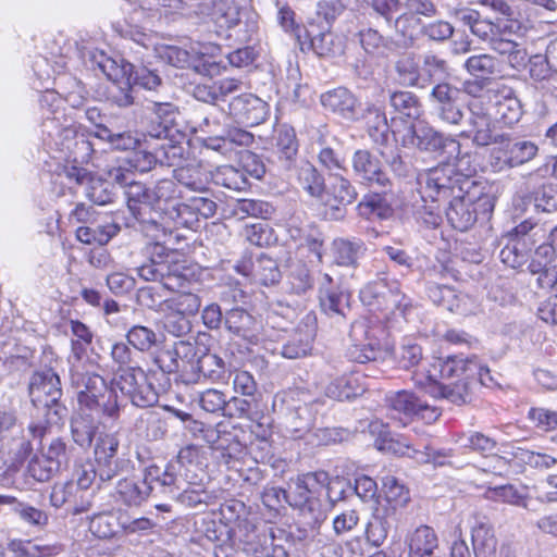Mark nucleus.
<instances>
[{"mask_svg":"<svg viewBox=\"0 0 557 557\" xmlns=\"http://www.w3.org/2000/svg\"><path fill=\"white\" fill-rule=\"evenodd\" d=\"M120 446L117 433H101L95 443V460L99 466L101 480H111L120 471V461L116 457Z\"/></svg>","mask_w":557,"mask_h":557,"instance_id":"23","label":"nucleus"},{"mask_svg":"<svg viewBox=\"0 0 557 557\" xmlns=\"http://www.w3.org/2000/svg\"><path fill=\"white\" fill-rule=\"evenodd\" d=\"M213 180L215 184L236 191L245 190L249 185L245 173L232 165L218 168Z\"/></svg>","mask_w":557,"mask_h":557,"instance_id":"63","label":"nucleus"},{"mask_svg":"<svg viewBox=\"0 0 557 557\" xmlns=\"http://www.w3.org/2000/svg\"><path fill=\"white\" fill-rule=\"evenodd\" d=\"M469 129L460 133L461 137L471 138L478 147H485L492 144H504V134L494 133L492 116L482 108H471L468 120Z\"/></svg>","mask_w":557,"mask_h":557,"instance_id":"24","label":"nucleus"},{"mask_svg":"<svg viewBox=\"0 0 557 557\" xmlns=\"http://www.w3.org/2000/svg\"><path fill=\"white\" fill-rule=\"evenodd\" d=\"M404 140L421 151L447 154L448 158L457 157L460 152V144L457 139L422 123L411 125Z\"/></svg>","mask_w":557,"mask_h":557,"instance_id":"16","label":"nucleus"},{"mask_svg":"<svg viewBox=\"0 0 557 557\" xmlns=\"http://www.w3.org/2000/svg\"><path fill=\"white\" fill-rule=\"evenodd\" d=\"M534 247L535 245L530 244L529 242L509 237L508 243L499 252V258L503 263L508 267L512 269H520L528 264Z\"/></svg>","mask_w":557,"mask_h":557,"instance_id":"48","label":"nucleus"},{"mask_svg":"<svg viewBox=\"0 0 557 557\" xmlns=\"http://www.w3.org/2000/svg\"><path fill=\"white\" fill-rule=\"evenodd\" d=\"M160 467L152 465L143 480L123 479L115 486L114 497L127 506H138L151 494H161Z\"/></svg>","mask_w":557,"mask_h":557,"instance_id":"14","label":"nucleus"},{"mask_svg":"<svg viewBox=\"0 0 557 557\" xmlns=\"http://www.w3.org/2000/svg\"><path fill=\"white\" fill-rule=\"evenodd\" d=\"M50 503L55 508L69 505L74 515L86 511L90 507V499L77 488L74 481L55 483L51 490Z\"/></svg>","mask_w":557,"mask_h":557,"instance_id":"32","label":"nucleus"},{"mask_svg":"<svg viewBox=\"0 0 557 557\" xmlns=\"http://www.w3.org/2000/svg\"><path fill=\"white\" fill-rule=\"evenodd\" d=\"M275 539L274 529L264 522H248L239 529L230 531V540L233 546L242 549L247 555H263L269 552Z\"/></svg>","mask_w":557,"mask_h":557,"instance_id":"17","label":"nucleus"},{"mask_svg":"<svg viewBox=\"0 0 557 557\" xmlns=\"http://www.w3.org/2000/svg\"><path fill=\"white\" fill-rule=\"evenodd\" d=\"M216 209V202L207 194H201V196L191 197L186 202L173 207L171 220L176 221L177 224L186 225L193 222V219L187 215H200L208 219L215 214Z\"/></svg>","mask_w":557,"mask_h":557,"instance_id":"34","label":"nucleus"},{"mask_svg":"<svg viewBox=\"0 0 557 557\" xmlns=\"http://www.w3.org/2000/svg\"><path fill=\"white\" fill-rule=\"evenodd\" d=\"M361 302L372 312H380L391 322L389 314L396 317V312L407 321L408 314L413 309L412 300L400 290L397 281L379 280L368 283L360 289Z\"/></svg>","mask_w":557,"mask_h":557,"instance_id":"5","label":"nucleus"},{"mask_svg":"<svg viewBox=\"0 0 557 557\" xmlns=\"http://www.w3.org/2000/svg\"><path fill=\"white\" fill-rule=\"evenodd\" d=\"M389 106L401 116L418 119L422 112V106L417 95L407 90H397L389 94Z\"/></svg>","mask_w":557,"mask_h":557,"instance_id":"53","label":"nucleus"},{"mask_svg":"<svg viewBox=\"0 0 557 557\" xmlns=\"http://www.w3.org/2000/svg\"><path fill=\"white\" fill-rule=\"evenodd\" d=\"M391 360L395 361L397 366L401 369H409L413 366H417L418 369L414 371L412 375V380L414 381V376L417 373H422L425 375V369H432V364L435 362L432 359L433 356H443L442 350H432V355L425 358H422L421 350H383Z\"/></svg>","mask_w":557,"mask_h":557,"instance_id":"41","label":"nucleus"},{"mask_svg":"<svg viewBox=\"0 0 557 557\" xmlns=\"http://www.w3.org/2000/svg\"><path fill=\"white\" fill-rule=\"evenodd\" d=\"M396 73L400 82L410 87L423 88L421 66L411 55H404L395 64Z\"/></svg>","mask_w":557,"mask_h":557,"instance_id":"64","label":"nucleus"},{"mask_svg":"<svg viewBox=\"0 0 557 557\" xmlns=\"http://www.w3.org/2000/svg\"><path fill=\"white\" fill-rule=\"evenodd\" d=\"M462 176L446 164L422 171L417 175L420 205L414 214L428 227H436L442 221V206L448 203L445 214L448 223L460 232L468 231L478 219V208L465 194Z\"/></svg>","mask_w":557,"mask_h":557,"instance_id":"2","label":"nucleus"},{"mask_svg":"<svg viewBox=\"0 0 557 557\" xmlns=\"http://www.w3.org/2000/svg\"><path fill=\"white\" fill-rule=\"evenodd\" d=\"M255 323V319L250 313L240 307H235L226 311L224 317L225 327L233 334L249 339L250 344H256L251 341L252 335L250 329Z\"/></svg>","mask_w":557,"mask_h":557,"instance_id":"51","label":"nucleus"},{"mask_svg":"<svg viewBox=\"0 0 557 557\" xmlns=\"http://www.w3.org/2000/svg\"><path fill=\"white\" fill-rule=\"evenodd\" d=\"M523 25L518 18H507L500 28L496 29V35L490 41L487 47L503 57L515 70H521L527 66L528 52L519 40L523 36Z\"/></svg>","mask_w":557,"mask_h":557,"instance_id":"9","label":"nucleus"},{"mask_svg":"<svg viewBox=\"0 0 557 557\" xmlns=\"http://www.w3.org/2000/svg\"><path fill=\"white\" fill-rule=\"evenodd\" d=\"M32 451L30 441L22 432L12 431L0 444V470L16 471Z\"/></svg>","mask_w":557,"mask_h":557,"instance_id":"29","label":"nucleus"},{"mask_svg":"<svg viewBox=\"0 0 557 557\" xmlns=\"http://www.w3.org/2000/svg\"><path fill=\"white\" fill-rule=\"evenodd\" d=\"M472 546L475 557H496L497 541L493 529L479 523L472 529Z\"/></svg>","mask_w":557,"mask_h":557,"instance_id":"55","label":"nucleus"},{"mask_svg":"<svg viewBox=\"0 0 557 557\" xmlns=\"http://www.w3.org/2000/svg\"><path fill=\"white\" fill-rule=\"evenodd\" d=\"M306 37L310 40V47L319 57H334L342 52L341 44L335 42V36L331 29L319 27L315 21L308 22Z\"/></svg>","mask_w":557,"mask_h":557,"instance_id":"37","label":"nucleus"},{"mask_svg":"<svg viewBox=\"0 0 557 557\" xmlns=\"http://www.w3.org/2000/svg\"><path fill=\"white\" fill-rule=\"evenodd\" d=\"M228 115L247 127L263 123L269 116V104L253 94L246 92L234 97L228 106Z\"/></svg>","mask_w":557,"mask_h":557,"instance_id":"19","label":"nucleus"},{"mask_svg":"<svg viewBox=\"0 0 557 557\" xmlns=\"http://www.w3.org/2000/svg\"><path fill=\"white\" fill-rule=\"evenodd\" d=\"M129 77L127 81L135 89L141 88L147 91L158 92L159 88L163 87L162 78L157 74L156 71L149 70L148 67L140 65L128 66Z\"/></svg>","mask_w":557,"mask_h":557,"instance_id":"58","label":"nucleus"},{"mask_svg":"<svg viewBox=\"0 0 557 557\" xmlns=\"http://www.w3.org/2000/svg\"><path fill=\"white\" fill-rule=\"evenodd\" d=\"M345 10L346 7L341 0H322L317 3L314 16L309 22L315 21L319 27L332 29L333 23Z\"/></svg>","mask_w":557,"mask_h":557,"instance_id":"56","label":"nucleus"},{"mask_svg":"<svg viewBox=\"0 0 557 557\" xmlns=\"http://www.w3.org/2000/svg\"><path fill=\"white\" fill-rule=\"evenodd\" d=\"M114 29L124 39H128L136 46L141 47L146 50H154L157 55L165 63L175 66L184 67L189 63V52L177 46L163 45L156 47V37L152 33L146 32L144 28L131 25L127 23H117L114 25Z\"/></svg>","mask_w":557,"mask_h":557,"instance_id":"11","label":"nucleus"},{"mask_svg":"<svg viewBox=\"0 0 557 557\" xmlns=\"http://www.w3.org/2000/svg\"><path fill=\"white\" fill-rule=\"evenodd\" d=\"M532 202L536 212L552 213L557 211V185L543 182L525 196Z\"/></svg>","mask_w":557,"mask_h":557,"instance_id":"50","label":"nucleus"},{"mask_svg":"<svg viewBox=\"0 0 557 557\" xmlns=\"http://www.w3.org/2000/svg\"><path fill=\"white\" fill-rule=\"evenodd\" d=\"M180 197V190L177 184L172 180H160L152 188H150V202L157 206L158 209H162L169 212V219H171V212L173 207L182 205L177 199Z\"/></svg>","mask_w":557,"mask_h":557,"instance_id":"44","label":"nucleus"},{"mask_svg":"<svg viewBox=\"0 0 557 557\" xmlns=\"http://www.w3.org/2000/svg\"><path fill=\"white\" fill-rule=\"evenodd\" d=\"M49 556V548L41 547V543L11 540L5 548L0 552V557H46Z\"/></svg>","mask_w":557,"mask_h":557,"instance_id":"57","label":"nucleus"},{"mask_svg":"<svg viewBox=\"0 0 557 557\" xmlns=\"http://www.w3.org/2000/svg\"><path fill=\"white\" fill-rule=\"evenodd\" d=\"M323 109L343 120L357 121L360 119V102L346 87L338 86L320 95Z\"/></svg>","mask_w":557,"mask_h":557,"instance_id":"21","label":"nucleus"},{"mask_svg":"<svg viewBox=\"0 0 557 557\" xmlns=\"http://www.w3.org/2000/svg\"><path fill=\"white\" fill-rule=\"evenodd\" d=\"M358 214L364 219H386L391 208L380 194L366 195L357 206Z\"/></svg>","mask_w":557,"mask_h":557,"instance_id":"61","label":"nucleus"},{"mask_svg":"<svg viewBox=\"0 0 557 557\" xmlns=\"http://www.w3.org/2000/svg\"><path fill=\"white\" fill-rule=\"evenodd\" d=\"M30 394L37 397L44 394L45 405L54 404L62 394L59 376L52 370L35 374L30 383Z\"/></svg>","mask_w":557,"mask_h":557,"instance_id":"45","label":"nucleus"},{"mask_svg":"<svg viewBox=\"0 0 557 557\" xmlns=\"http://www.w3.org/2000/svg\"><path fill=\"white\" fill-rule=\"evenodd\" d=\"M448 74L447 61L433 52L422 55L421 76L423 88Z\"/></svg>","mask_w":557,"mask_h":557,"instance_id":"60","label":"nucleus"},{"mask_svg":"<svg viewBox=\"0 0 557 557\" xmlns=\"http://www.w3.org/2000/svg\"><path fill=\"white\" fill-rule=\"evenodd\" d=\"M163 306L165 310L183 317L177 323L168 322L165 324L170 332L180 336V334L189 329V322L184 318L198 313L201 307V299L197 294L182 290L165 299Z\"/></svg>","mask_w":557,"mask_h":557,"instance_id":"25","label":"nucleus"},{"mask_svg":"<svg viewBox=\"0 0 557 557\" xmlns=\"http://www.w3.org/2000/svg\"><path fill=\"white\" fill-rule=\"evenodd\" d=\"M63 172L70 182L85 186V196L95 205L106 206L113 202L115 188L110 181L79 165H64Z\"/></svg>","mask_w":557,"mask_h":557,"instance_id":"18","label":"nucleus"},{"mask_svg":"<svg viewBox=\"0 0 557 557\" xmlns=\"http://www.w3.org/2000/svg\"><path fill=\"white\" fill-rule=\"evenodd\" d=\"M39 102L44 110L41 124L44 143L50 150L60 152L63 158L81 133L77 132L76 126L61 122L64 114L55 106L58 102L55 92L47 91L40 97Z\"/></svg>","mask_w":557,"mask_h":557,"instance_id":"7","label":"nucleus"},{"mask_svg":"<svg viewBox=\"0 0 557 557\" xmlns=\"http://www.w3.org/2000/svg\"><path fill=\"white\" fill-rule=\"evenodd\" d=\"M200 450L194 445L183 447L175 459L160 468L161 485H170L176 482L184 484L186 480L191 483L198 481V476H206L200 462Z\"/></svg>","mask_w":557,"mask_h":557,"instance_id":"13","label":"nucleus"},{"mask_svg":"<svg viewBox=\"0 0 557 557\" xmlns=\"http://www.w3.org/2000/svg\"><path fill=\"white\" fill-rule=\"evenodd\" d=\"M198 476V481L191 483V480L184 484L174 482L170 485H161V494H166L172 498H176L181 504L188 507H197L198 505H208L212 503L214 495L205 488L203 479Z\"/></svg>","mask_w":557,"mask_h":557,"instance_id":"30","label":"nucleus"},{"mask_svg":"<svg viewBox=\"0 0 557 557\" xmlns=\"http://www.w3.org/2000/svg\"><path fill=\"white\" fill-rule=\"evenodd\" d=\"M99 355L96 350H73L69 356L71 384L75 389L78 408L71 421L74 442L81 447H89L99 426L100 410L109 418H117L120 406L116 399L108 400V386L104 379L96 373Z\"/></svg>","mask_w":557,"mask_h":557,"instance_id":"1","label":"nucleus"},{"mask_svg":"<svg viewBox=\"0 0 557 557\" xmlns=\"http://www.w3.org/2000/svg\"><path fill=\"white\" fill-rule=\"evenodd\" d=\"M432 359L435 360L432 369H425V375L417 373L414 384L434 398L462 405L470 399V380L476 377L483 385L492 381L490 369L463 352Z\"/></svg>","mask_w":557,"mask_h":557,"instance_id":"3","label":"nucleus"},{"mask_svg":"<svg viewBox=\"0 0 557 557\" xmlns=\"http://www.w3.org/2000/svg\"><path fill=\"white\" fill-rule=\"evenodd\" d=\"M273 150L277 158L280 166L290 172L298 163L299 143L294 127L287 124H281L274 129Z\"/></svg>","mask_w":557,"mask_h":557,"instance_id":"28","label":"nucleus"},{"mask_svg":"<svg viewBox=\"0 0 557 557\" xmlns=\"http://www.w3.org/2000/svg\"><path fill=\"white\" fill-rule=\"evenodd\" d=\"M199 351V355H197V351L193 355V358L196 357L195 360L185 361L180 357L178 350H157L154 360L160 369L168 373L178 371L180 369L186 370L189 367L212 381L221 380L225 373V361L223 358L211 350Z\"/></svg>","mask_w":557,"mask_h":557,"instance_id":"8","label":"nucleus"},{"mask_svg":"<svg viewBox=\"0 0 557 557\" xmlns=\"http://www.w3.org/2000/svg\"><path fill=\"white\" fill-rule=\"evenodd\" d=\"M465 71L472 77L491 81L500 72L499 62L490 53L470 55L463 63Z\"/></svg>","mask_w":557,"mask_h":557,"instance_id":"47","label":"nucleus"},{"mask_svg":"<svg viewBox=\"0 0 557 557\" xmlns=\"http://www.w3.org/2000/svg\"><path fill=\"white\" fill-rule=\"evenodd\" d=\"M246 9L247 8L240 7L234 0L231 2L214 0L212 20L219 28L227 33L231 27L238 22V18Z\"/></svg>","mask_w":557,"mask_h":557,"instance_id":"54","label":"nucleus"},{"mask_svg":"<svg viewBox=\"0 0 557 557\" xmlns=\"http://www.w3.org/2000/svg\"><path fill=\"white\" fill-rule=\"evenodd\" d=\"M362 50L373 58H385L393 50V39L383 36L377 29L362 27L356 34Z\"/></svg>","mask_w":557,"mask_h":557,"instance_id":"40","label":"nucleus"},{"mask_svg":"<svg viewBox=\"0 0 557 557\" xmlns=\"http://www.w3.org/2000/svg\"><path fill=\"white\" fill-rule=\"evenodd\" d=\"M324 282L319 289L321 311L331 319L343 320L350 311V293L332 286L333 278L330 274L323 275Z\"/></svg>","mask_w":557,"mask_h":557,"instance_id":"22","label":"nucleus"},{"mask_svg":"<svg viewBox=\"0 0 557 557\" xmlns=\"http://www.w3.org/2000/svg\"><path fill=\"white\" fill-rule=\"evenodd\" d=\"M423 24L421 16L406 10L396 16L391 25L396 35L400 37L406 45L411 47L417 41L419 35H422Z\"/></svg>","mask_w":557,"mask_h":557,"instance_id":"46","label":"nucleus"},{"mask_svg":"<svg viewBox=\"0 0 557 557\" xmlns=\"http://www.w3.org/2000/svg\"><path fill=\"white\" fill-rule=\"evenodd\" d=\"M143 107L153 115L152 122L157 123L148 131L149 136L158 139L171 137L175 120L180 114L177 107L168 101L150 98L145 99Z\"/></svg>","mask_w":557,"mask_h":557,"instance_id":"27","label":"nucleus"},{"mask_svg":"<svg viewBox=\"0 0 557 557\" xmlns=\"http://www.w3.org/2000/svg\"><path fill=\"white\" fill-rule=\"evenodd\" d=\"M327 193L338 205H330L325 211V215L330 220L344 219L346 215V207L357 199L358 193L355 186L346 177L335 174L333 175V181Z\"/></svg>","mask_w":557,"mask_h":557,"instance_id":"31","label":"nucleus"},{"mask_svg":"<svg viewBox=\"0 0 557 557\" xmlns=\"http://www.w3.org/2000/svg\"><path fill=\"white\" fill-rule=\"evenodd\" d=\"M351 163L355 175L362 183L370 186L377 185L383 190L391 186V181L382 170L380 160L369 150L355 151Z\"/></svg>","mask_w":557,"mask_h":557,"instance_id":"26","label":"nucleus"},{"mask_svg":"<svg viewBox=\"0 0 557 557\" xmlns=\"http://www.w3.org/2000/svg\"><path fill=\"white\" fill-rule=\"evenodd\" d=\"M314 280L308 267L304 263H295L287 276L286 292L292 295L306 296L311 293Z\"/></svg>","mask_w":557,"mask_h":557,"instance_id":"52","label":"nucleus"},{"mask_svg":"<svg viewBox=\"0 0 557 557\" xmlns=\"http://www.w3.org/2000/svg\"><path fill=\"white\" fill-rule=\"evenodd\" d=\"M366 251V243L358 237H338L332 243L333 262L339 267L356 269Z\"/></svg>","mask_w":557,"mask_h":557,"instance_id":"35","label":"nucleus"},{"mask_svg":"<svg viewBox=\"0 0 557 557\" xmlns=\"http://www.w3.org/2000/svg\"><path fill=\"white\" fill-rule=\"evenodd\" d=\"M369 432L375 437L374 445L379 450L408 456L419 462L430 460V453L424 451L430 449L428 440L422 438L414 446H411L406 440L394 437L388 430V425L380 420L369 423Z\"/></svg>","mask_w":557,"mask_h":557,"instance_id":"15","label":"nucleus"},{"mask_svg":"<svg viewBox=\"0 0 557 557\" xmlns=\"http://www.w3.org/2000/svg\"><path fill=\"white\" fill-rule=\"evenodd\" d=\"M387 403L391 419L398 421L400 425H406L420 406V399L408 391H399L388 396Z\"/></svg>","mask_w":557,"mask_h":557,"instance_id":"39","label":"nucleus"},{"mask_svg":"<svg viewBox=\"0 0 557 557\" xmlns=\"http://www.w3.org/2000/svg\"><path fill=\"white\" fill-rule=\"evenodd\" d=\"M220 516L221 521L228 527V535L230 531L239 529L243 524L246 527L252 520L249 508L242 500L237 499H231L221 505Z\"/></svg>","mask_w":557,"mask_h":557,"instance_id":"49","label":"nucleus"},{"mask_svg":"<svg viewBox=\"0 0 557 557\" xmlns=\"http://www.w3.org/2000/svg\"><path fill=\"white\" fill-rule=\"evenodd\" d=\"M295 172L298 185L311 197L323 199L325 194V182L323 175L308 161L301 160L296 163Z\"/></svg>","mask_w":557,"mask_h":557,"instance_id":"38","label":"nucleus"},{"mask_svg":"<svg viewBox=\"0 0 557 557\" xmlns=\"http://www.w3.org/2000/svg\"><path fill=\"white\" fill-rule=\"evenodd\" d=\"M490 153V165L495 172L522 166L539 154V146L529 139H510L504 135V144H499Z\"/></svg>","mask_w":557,"mask_h":557,"instance_id":"12","label":"nucleus"},{"mask_svg":"<svg viewBox=\"0 0 557 557\" xmlns=\"http://www.w3.org/2000/svg\"><path fill=\"white\" fill-rule=\"evenodd\" d=\"M382 491L385 500L393 509L403 508L410 502L409 490L393 475L383 478Z\"/></svg>","mask_w":557,"mask_h":557,"instance_id":"59","label":"nucleus"},{"mask_svg":"<svg viewBox=\"0 0 557 557\" xmlns=\"http://www.w3.org/2000/svg\"><path fill=\"white\" fill-rule=\"evenodd\" d=\"M120 230V226L113 222L103 224L92 222V224L79 226L76 230V238L83 244L103 246L117 235Z\"/></svg>","mask_w":557,"mask_h":557,"instance_id":"43","label":"nucleus"},{"mask_svg":"<svg viewBox=\"0 0 557 557\" xmlns=\"http://www.w3.org/2000/svg\"><path fill=\"white\" fill-rule=\"evenodd\" d=\"M527 270L536 275L535 282L541 289H550L557 284V256L555 250L543 244L532 249Z\"/></svg>","mask_w":557,"mask_h":557,"instance_id":"20","label":"nucleus"},{"mask_svg":"<svg viewBox=\"0 0 557 557\" xmlns=\"http://www.w3.org/2000/svg\"><path fill=\"white\" fill-rule=\"evenodd\" d=\"M405 544L408 547V557H435L438 537L431 527L420 525L407 534Z\"/></svg>","mask_w":557,"mask_h":557,"instance_id":"36","label":"nucleus"},{"mask_svg":"<svg viewBox=\"0 0 557 557\" xmlns=\"http://www.w3.org/2000/svg\"><path fill=\"white\" fill-rule=\"evenodd\" d=\"M360 117L368 125V134L374 144L385 146L389 138V126L384 112L374 104H369L366 110H360Z\"/></svg>","mask_w":557,"mask_h":557,"instance_id":"42","label":"nucleus"},{"mask_svg":"<svg viewBox=\"0 0 557 557\" xmlns=\"http://www.w3.org/2000/svg\"><path fill=\"white\" fill-rule=\"evenodd\" d=\"M144 252L148 262L137 268L138 275L145 281L160 282L168 271V248L160 243H149Z\"/></svg>","mask_w":557,"mask_h":557,"instance_id":"33","label":"nucleus"},{"mask_svg":"<svg viewBox=\"0 0 557 557\" xmlns=\"http://www.w3.org/2000/svg\"><path fill=\"white\" fill-rule=\"evenodd\" d=\"M117 391L127 397L133 405L141 408L153 406L159 399V394L151 379L140 368L119 369L112 380L104 400H108L111 394V400L116 399L117 405L121 407Z\"/></svg>","mask_w":557,"mask_h":557,"instance_id":"6","label":"nucleus"},{"mask_svg":"<svg viewBox=\"0 0 557 557\" xmlns=\"http://www.w3.org/2000/svg\"><path fill=\"white\" fill-rule=\"evenodd\" d=\"M257 14L248 9L242 13L231 29L226 33V37L234 38L238 42H248L258 32Z\"/></svg>","mask_w":557,"mask_h":557,"instance_id":"62","label":"nucleus"},{"mask_svg":"<svg viewBox=\"0 0 557 557\" xmlns=\"http://www.w3.org/2000/svg\"><path fill=\"white\" fill-rule=\"evenodd\" d=\"M201 431L218 463L233 468L245 450L244 445L237 440V426L230 422H220L215 426H208Z\"/></svg>","mask_w":557,"mask_h":557,"instance_id":"10","label":"nucleus"},{"mask_svg":"<svg viewBox=\"0 0 557 557\" xmlns=\"http://www.w3.org/2000/svg\"><path fill=\"white\" fill-rule=\"evenodd\" d=\"M327 473L314 472L298 476L285 491L281 487H267L262 493V503L269 508H276L283 502L298 508L300 515L312 528L326 519L327 504L321 496L327 483Z\"/></svg>","mask_w":557,"mask_h":557,"instance_id":"4","label":"nucleus"}]
</instances>
